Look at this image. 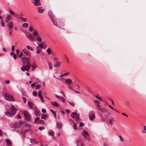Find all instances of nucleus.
Segmentation results:
<instances>
[{
	"label": "nucleus",
	"mask_w": 146,
	"mask_h": 146,
	"mask_svg": "<svg viewBox=\"0 0 146 146\" xmlns=\"http://www.w3.org/2000/svg\"><path fill=\"white\" fill-rule=\"evenodd\" d=\"M16 109L13 105H12L11 107V111L10 112H6L5 114L8 117H13L16 112Z\"/></svg>",
	"instance_id": "1"
},
{
	"label": "nucleus",
	"mask_w": 146,
	"mask_h": 146,
	"mask_svg": "<svg viewBox=\"0 0 146 146\" xmlns=\"http://www.w3.org/2000/svg\"><path fill=\"white\" fill-rule=\"evenodd\" d=\"M48 15L54 25L56 26H57V23L56 20V18L53 15L52 12L50 11H49L48 12Z\"/></svg>",
	"instance_id": "2"
},
{
	"label": "nucleus",
	"mask_w": 146,
	"mask_h": 146,
	"mask_svg": "<svg viewBox=\"0 0 146 146\" xmlns=\"http://www.w3.org/2000/svg\"><path fill=\"white\" fill-rule=\"evenodd\" d=\"M4 96L6 100L9 101L13 102L14 101V100L12 96L10 95L7 93H5L4 94Z\"/></svg>",
	"instance_id": "3"
},
{
	"label": "nucleus",
	"mask_w": 146,
	"mask_h": 146,
	"mask_svg": "<svg viewBox=\"0 0 146 146\" xmlns=\"http://www.w3.org/2000/svg\"><path fill=\"white\" fill-rule=\"evenodd\" d=\"M71 117L73 118H75L76 121L77 123L79 122V115L75 112H73L71 114Z\"/></svg>",
	"instance_id": "4"
},
{
	"label": "nucleus",
	"mask_w": 146,
	"mask_h": 146,
	"mask_svg": "<svg viewBox=\"0 0 146 146\" xmlns=\"http://www.w3.org/2000/svg\"><path fill=\"white\" fill-rule=\"evenodd\" d=\"M23 113L24 114L26 119L28 121H30L31 119V116L28 112L27 111H24Z\"/></svg>",
	"instance_id": "5"
},
{
	"label": "nucleus",
	"mask_w": 146,
	"mask_h": 146,
	"mask_svg": "<svg viewBox=\"0 0 146 146\" xmlns=\"http://www.w3.org/2000/svg\"><path fill=\"white\" fill-rule=\"evenodd\" d=\"M76 143L77 146H85L82 140L79 139L76 140Z\"/></svg>",
	"instance_id": "6"
},
{
	"label": "nucleus",
	"mask_w": 146,
	"mask_h": 146,
	"mask_svg": "<svg viewBox=\"0 0 146 146\" xmlns=\"http://www.w3.org/2000/svg\"><path fill=\"white\" fill-rule=\"evenodd\" d=\"M82 135L86 139L88 138L89 136V133L86 131L84 130L81 133Z\"/></svg>",
	"instance_id": "7"
},
{
	"label": "nucleus",
	"mask_w": 146,
	"mask_h": 146,
	"mask_svg": "<svg viewBox=\"0 0 146 146\" xmlns=\"http://www.w3.org/2000/svg\"><path fill=\"white\" fill-rule=\"evenodd\" d=\"M32 3L36 6H39L41 5L40 0H34L32 2Z\"/></svg>",
	"instance_id": "8"
},
{
	"label": "nucleus",
	"mask_w": 146,
	"mask_h": 146,
	"mask_svg": "<svg viewBox=\"0 0 146 146\" xmlns=\"http://www.w3.org/2000/svg\"><path fill=\"white\" fill-rule=\"evenodd\" d=\"M30 67L28 66L25 65L24 67H21V69L23 71H24L25 70L29 71L30 69Z\"/></svg>",
	"instance_id": "9"
},
{
	"label": "nucleus",
	"mask_w": 146,
	"mask_h": 146,
	"mask_svg": "<svg viewBox=\"0 0 146 146\" xmlns=\"http://www.w3.org/2000/svg\"><path fill=\"white\" fill-rule=\"evenodd\" d=\"M35 114L37 116H40V111L37 107L35 108Z\"/></svg>",
	"instance_id": "10"
},
{
	"label": "nucleus",
	"mask_w": 146,
	"mask_h": 146,
	"mask_svg": "<svg viewBox=\"0 0 146 146\" xmlns=\"http://www.w3.org/2000/svg\"><path fill=\"white\" fill-rule=\"evenodd\" d=\"M5 141L7 143V146H12V143L9 139H5Z\"/></svg>",
	"instance_id": "11"
},
{
	"label": "nucleus",
	"mask_w": 146,
	"mask_h": 146,
	"mask_svg": "<svg viewBox=\"0 0 146 146\" xmlns=\"http://www.w3.org/2000/svg\"><path fill=\"white\" fill-rule=\"evenodd\" d=\"M62 127V124L61 122H57L56 123V127L59 129H61Z\"/></svg>",
	"instance_id": "12"
},
{
	"label": "nucleus",
	"mask_w": 146,
	"mask_h": 146,
	"mask_svg": "<svg viewBox=\"0 0 146 146\" xmlns=\"http://www.w3.org/2000/svg\"><path fill=\"white\" fill-rule=\"evenodd\" d=\"M72 80L70 79H66L65 81V83L67 84H70L72 82Z\"/></svg>",
	"instance_id": "13"
},
{
	"label": "nucleus",
	"mask_w": 146,
	"mask_h": 146,
	"mask_svg": "<svg viewBox=\"0 0 146 146\" xmlns=\"http://www.w3.org/2000/svg\"><path fill=\"white\" fill-rule=\"evenodd\" d=\"M22 51L27 56H29L30 55L28 51L27 50L26 48H24L23 49Z\"/></svg>",
	"instance_id": "14"
},
{
	"label": "nucleus",
	"mask_w": 146,
	"mask_h": 146,
	"mask_svg": "<svg viewBox=\"0 0 146 146\" xmlns=\"http://www.w3.org/2000/svg\"><path fill=\"white\" fill-rule=\"evenodd\" d=\"M95 117V115L94 114H92L90 115L89 118L90 120H93Z\"/></svg>",
	"instance_id": "15"
},
{
	"label": "nucleus",
	"mask_w": 146,
	"mask_h": 146,
	"mask_svg": "<svg viewBox=\"0 0 146 146\" xmlns=\"http://www.w3.org/2000/svg\"><path fill=\"white\" fill-rule=\"evenodd\" d=\"M8 25L9 26V30H11L12 29L13 27V24L12 22L11 21L9 22V23Z\"/></svg>",
	"instance_id": "16"
},
{
	"label": "nucleus",
	"mask_w": 146,
	"mask_h": 146,
	"mask_svg": "<svg viewBox=\"0 0 146 146\" xmlns=\"http://www.w3.org/2000/svg\"><path fill=\"white\" fill-rule=\"evenodd\" d=\"M38 13H42L44 12V9H43L42 7H38Z\"/></svg>",
	"instance_id": "17"
},
{
	"label": "nucleus",
	"mask_w": 146,
	"mask_h": 146,
	"mask_svg": "<svg viewBox=\"0 0 146 146\" xmlns=\"http://www.w3.org/2000/svg\"><path fill=\"white\" fill-rule=\"evenodd\" d=\"M11 19V16L9 15H7L5 19V22H8Z\"/></svg>",
	"instance_id": "18"
},
{
	"label": "nucleus",
	"mask_w": 146,
	"mask_h": 146,
	"mask_svg": "<svg viewBox=\"0 0 146 146\" xmlns=\"http://www.w3.org/2000/svg\"><path fill=\"white\" fill-rule=\"evenodd\" d=\"M19 18L22 22H26L27 21V19L26 18L23 17H19Z\"/></svg>",
	"instance_id": "19"
},
{
	"label": "nucleus",
	"mask_w": 146,
	"mask_h": 146,
	"mask_svg": "<svg viewBox=\"0 0 146 146\" xmlns=\"http://www.w3.org/2000/svg\"><path fill=\"white\" fill-rule=\"evenodd\" d=\"M27 37L31 40H34V37L33 36L30 34H29V35H28V36Z\"/></svg>",
	"instance_id": "20"
},
{
	"label": "nucleus",
	"mask_w": 146,
	"mask_h": 146,
	"mask_svg": "<svg viewBox=\"0 0 146 146\" xmlns=\"http://www.w3.org/2000/svg\"><path fill=\"white\" fill-rule=\"evenodd\" d=\"M61 64V63L60 62L56 61V62L54 64V66L55 67L57 68L59 67Z\"/></svg>",
	"instance_id": "21"
},
{
	"label": "nucleus",
	"mask_w": 146,
	"mask_h": 146,
	"mask_svg": "<svg viewBox=\"0 0 146 146\" xmlns=\"http://www.w3.org/2000/svg\"><path fill=\"white\" fill-rule=\"evenodd\" d=\"M48 133L50 136L53 137L54 135V132L53 130H50Z\"/></svg>",
	"instance_id": "22"
},
{
	"label": "nucleus",
	"mask_w": 146,
	"mask_h": 146,
	"mask_svg": "<svg viewBox=\"0 0 146 146\" xmlns=\"http://www.w3.org/2000/svg\"><path fill=\"white\" fill-rule=\"evenodd\" d=\"M70 74V73L69 72H67L66 73L63 74L62 75H61L60 76V78H62V77H64V76H68Z\"/></svg>",
	"instance_id": "23"
},
{
	"label": "nucleus",
	"mask_w": 146,
	"mask_h": 146,
	"mask_svg": "<svg viewBox=\"0 0 146 146\" xmlns=\"http://www.w3.org/2000/svg\"><path fill=\"white\" fill-rule=\"evenodd\" d=\"M45 44V43H44L43 42H42V43H40L38 44L39 47L40 48H44V44Z\"/></svg>",
	"instance_id": "24"
},
{
	"label": "nucleus",
	"mask_w": 146,
	"mask_h": 146,
	"mask_svg": "<svg viewBox=\"0 0 146 146\" xmlns=\"http://www.w3.org/2000/svg\"><path fill=\"white\" fill-rule=\"evenodd\" d=\"M39 36V35H38V36L36 37V39L39 42H41L42 40V39L41 37Z\"/></svg>",
	"instance_id": "25"
},
{
	"label": "nucleus",
	"mask_w": 146,
	"mask_h": 146,
	"mask_svg": "<svg viewBox=\"0 0 146 146\" xmlns=\"http://www.w3.org/2000/svg\"><path fill=\"white\" fill-rule=\"evenodd\" d=\"M48 64L49 69L51 70L52 69V67L53 66L52 63L50 62H49L48 63Z\"/></svg>",
	"instance_id": "26"
},
{
	"label": "nucleus",
	"mask_w": 146,
	"mask_h": 146,
	"mask_svg": "<svg viewBox=\"0 0 146 146\" xmlns=\"http://www.w3.org/2000/svg\"><path fill=\"white\" fill-rule=\"evenodd\" d=\"M114 121V119L112 118H110L109 119V123L110 125H112L113 122Z\"/></svg>",
	"instance_id": "27"
},
{
	"label": "nucleus",
	"mask_w": 146,
	"mask_h": 146,
	"mask_svg": "<svg viewBox=\"0 0 146 146\" xmlns=\"http://www.w3.org/2000/svg\"><path fill=\"white\" fill-rule=\"evenodd\" d=\"M22 26L23 27L27 28L28 27V24L26 23H23L22 25Z\"/></svg>",
	"instance_id": "28"
},
{
	"label": "nucleus",
	"mask_w": 146,
	"mask_h": 146,
	"mask_svg": "<svg viewBox=\"0 0 146 146\" xmlns=\"http://www.w3.org/2000/svg\"><path fill=\"white\" fill-rule=\"evenodd\" d=\"M33 35L34 36H36L37 35H38L37 31L35 30L33 32Z\"/></svg>",
	"instance_id": "29"
},
{
	"label": "nucleus",
	"mask_w": 146,
	"mask_h": 146,
	"mask_svg": "<svg viewBox=\"0 0 146 146\" xmlns=\"http://www.w3.org/2000/svg\"><path fill=\"white\" fill-rule=\"evenodd\" d=\"M28 105L31 108H32L33 107V104L31 102H29L28 103Z\"/></svg>",
	"instance_id": "30"
},
{
	"label": "nucleus",
	"mask_w": 146,
	"mask_h": 146,
	"mask_svg": "<svg viewBox=\"0 0 146 146\" xmlns=\"http://www.w3.org/2000/svg\"><path fill=\"white\" fill-rule=\"evenodd\" d=\"M26 47L27 48V49L29 50H30L31 51H33V48H32L31 47L29 46H28V45Z\"/></svg>",
	"instance_id": "31"
},
{
	"label": "nucleus",
	"mask_w": 146,
	"mask_h": 146,
	"mask_svg": "<svg viewBox=\"0 0 146 146\" xmlns=\"http://www.w3.org/2000/svg\"><path fill=\"white\" fill-rule=\"evenodd\" d=\"M9 13L11 15H15V13L14 12L11 10H10L9 11Z\"/></svg>",
	"instance_id": "32"
},
{
	"label": "nucleus",
	"mask_w": 146,
	"mask_h": 146,
	"mask_svg": "<svg viewBox=\"0 0 146 146\" xmlns=\"http://www.w3.org/2000/svg\"><path fill=\"white\" fill-rule=\"evenodd\" d=\"M38 94L39 97L40 98H41L42 97L41 94H42V91L40 90L38 92Z\"/></svg>",
	"instance_id": "33"
},
{
	"label": "nucleus",
	"mask_w": 146,
	"mask_h": 146,
	"mask_svg": "<svg viewBox=\"0 0 146 146\" xmlns=\"http://www.w3.org/2000/svg\"><path fill=\"white\" fill-rule=\"evenodd\" d=\"M46 51L49 54H51V50L50 48H48L46 50Z\"/></svg>",
	"instance_id": "34"
},
{
	"label": "nucleus",
	"mask_w": 146,
	"mask_h": 146,
	"mask_svg": "<svg viewBox=\"0 0 146 146\" xmlns=\"http://www.w3.org/2000/svg\"><path fill=\"white\" fill-rule=\"evenodd\" d=\"M97 106V109L99 111H102V109L101 108L100 105L99 104H98Z\"/></svg>",
	"instance_id": "35"
},
{
	"label": "nucleus",
	"mask_w": 146,
	"mask_h": 146,
	"mask_svg": "<svg viewBox=\"0 0 146 146\" xmlns=\"http://www.w3.org/2000/svg\"><path fill=\"white\" fill-rule=\"evenodd\" d=\"M47 117V115L46 114H44L42 115V119H45Z\"/></svg>",
	"instance_id": "36"
},
{
	"label": "nucleus",
	"mask_w": 146,
	"mask_h": 146,
	"mask_svg": "<svg viewBox=\"0 0 146 146\" xmlns=\"http://www.w3.org/2000/svg\"><path fill=\"white\" fill-rule=\"evenodd\" d=\"M31 142L33 144H35V141L34 139L31 138H29Z\"/></svg>",
	"instance_id": "37"
},
{
	"label": "nucleus",
	"mask_w": 146,
	"mask_h": 146,
	"mask_svg": "<svg viewBox=\"0 0 146 146\" xmlns=\"http://www.w3.org/2000/svg\"><path fill=\"white\" fill-rule=\"evenodd\" d=\"M21 59L22 60V61L23 62H24V61L25 60L26 61H27V59H28L26 57H22L21 58Z\"/></svg>",
	"instance_id": "38"
},
{
	"label": "nucleus",
	"mask_w": 146,
	"mask_h": 146,
	"mask_svg": "<svg viewBox=\"0 0 146 146\" xmlns=\"http://www.w3.org/2000/svg\"><path fill=\"white\" fill-rule=\"evenodd\" d=\"M73 128L75 129H77V127H76V123L75 122L73 121Z\"/></svg>",
	"instance_id": "39"
},
{
	"label": "nucleus",
	"mask_w": 146,
	"mask_h": 146,
	"mask_svg": "<svg viewBox=\"0 0 146 146\" xmlns=\"http://www.w3.org/2000/svg\"><path fill=\"white\" fill-rule=\"evenodd\" d=\"M36 50H37L36 53L37 54H38V53H40L41 51V50L39 49V48L38 47H36Z\"/></svg>",
	"instance_id": "40"
},
{
	"label": "nucleus",
	"mask_w": 146,
	"mask_h": 146,
	"mask_svg": "<svg viewBox=\"0 0 146 146\" xmlns=\"http://www.w3.org/2000/svg\"><path fill=\"white\" fill-rule=\"evenodd\" d=\"M52 104L53 106H55L57 107L58 106V104L56 102H52Z\"/></svg>",
	"instance_id": "41"
},
{
	"label": "nucleus",
	"mask_w": 146,
	"mask_h": 146,
	"mask_svg": "<svg viewBox=\"0 0 146 146\" xmlns=\"http://www.w3.org/2000/svg\"><path fill=\"white\" fill-rule=\"evenodd\" d=\"M45 129V127L44 126L40 127L38 128V129L40 130H42Z\"/></svg>",
	"instance_id": "42"
},
{
	"label": "nucleus",
	"mask_w": 146,
	"mask_h": 146,
	"mask_svg": "<svg viewBox=\"0 0 146 146\" xmlns=\"http://www.w3.org/2000/svg\"><path fill=\"white\" fill-rule=\"evenodd\" d=\"M33 93L34 96H36L37 95V92L35 91H33Z\"/></svg>",
	"instance_id": "43"
},
{
	"label": "nucleus",
	"mask_w": 146,
	"mask_h": 146,
	"mask_svg": "<svg viewBox=\"0 0 146 146\" xmlns=\"http://www.w3.org/2000/svg\"><path fill=\"white\" fill-rule=\"evenodd\" d=\"M24 125L26 127H31V125L29 124L25 123L24 124Z\"/></svg>",
	"instance_id": "44"
},
{
	"label": "nucleus",
	"mask_w": 146,
	"mask_h": 146,
	"mask_svg": "<svg viewBox=\"0 0 146 146\" xmlns=\"http://www.w3.org/2000/svg\"><path fill=\"white\" fill-rule=\"evenodd\" d=\"M29 30L31 32H32L33 31V29L32 28L31 26H30L29 28Z\"/></svg>",
	"instance_id": "45"
},
{
	"label": "nucleus",
	"mask_w": 146,
	"mask_h": 146,
	"mask_svg": "<svg viewBox=\"0 0 146 146\" xmlns=\"http://www.w3.org/2000/svg\"><path fill=\"white\" fill-rule=\"evenodd\" d=\"M40 84H38L36 86V89H39V88H40Z\"/></svg>",
	"instance_id": "46"
},
{
	"label": "nucleus",
	"mask_w": 146,
	"mask_h": 146,
	"mask_svg": "<svg viewBox=\"0 0 146 146\" xmlns=\"http://www.w3.org/2000/svg\"><path fill=\"white\" fill-rule=\"evenodd\" d=\"M39 119V117L35 118V122L36 123Z\"/></svg>",
	"instance_id": "47"
},
{
	"label": "nucleus",
	"mask_w": 146,
	"mask_h": 146,
	"mask_svg": "<svg viewBox=\"0 0 146 146\" xmlns=\"http://www.w3.org/2000/svg\"><path fill=\"white\" fill-rule=\"evenodd\" d=\"M96 97L97 99H99L100 101H103V100L101 99V98L100 97H99L98 96H96Z\"/></svg>",
	"instance_id": "48"
},
{
	"label": "nucleus",
	"mask_w": 146,
	"mask_h": 146,
	"mask_svg": "<svg viewBox=\"0 0 146 146\" xmlns=\"http://www.w3.org/2000/svg\"><path fill=\"white\" fill-rule=\"evenodd\" d=\"M29 60V59H27V66H29L30 67V66H31V64L28 61V60Z\"/></svg>",
	"instance_id": "49"
},
{
	"label": "nucleus",
	"mask_w": 146,
	"mask_h": 146,
	"mask_svg": "<svg viewBox=\"0 0 146 146\" xmlns=\"http://www.w3.org/2000/svg\"><path fill=\"white\" fill-rule=\"evenodd\" d=\"M37 66H38L36 64H33V67L34 68H36Z\"/></svg>",
	"instance_id": "50"
},
{
	"label": "nucleus",
	"mask_w": 146,
	"mask_h": 146,
	"mask_svg": "<svg viewBox=\"0 0 146 146\" xmlns=\"http://www.w3.org/2000/svg\"><path fill=\"white\" fill-rule=\"evenodd\" d=\"M23 53L22 52H21L19 55V58H21L22 57V56H23Z\"/></svg>",
	"instance_id": "51"
},
{
	"label": "nucleus",
	"mask_w": 146,
	"mask_h": 146,
	"mask_svg": "<svg viewBox=\"0 0 146 146\" xmlns=\"http://www.w3.org/2000/svg\"><path fill=\"white\" fill-rule=\"evenodd\" d=\"M1 24L2 26L3 27H4V23L3 21V20H1Z\"/></svg>",
	"instance_id": "52"
},
{
	"label": "nucleus",
	"mask_w": 146,
	"mask_h": 146,
	"mask_svg": "<svg viewBox=\"0 0 146 146\" xmlns=\"http://www.w3.org/2000/svg\"><path fill=\"white\" fill-rule=\"evenodd\" d=\"M22 99L23 101H24V103H25L26 101V99L25 97H22Z\"/></svg>",
	"instance_id": "53"
},
{
	"label": "nucleus",
	"mask_w": 146,
	"mask_h": 146,
	"mask_svg": "<svg viewBox=\"0 0 146 146\" xmlns=\"http://www.w3.org/2000/svg\"><path fill=\"white\" fill-rule=\"evenodd\" d=\"M25 34L26 35V36L27 37L28 36V35H29V34H30L28 32H25Z\"/></svg>",
	"instance_id": "54"
},
{
	"label": "nucleus",
	"mask_w": 146,
	"mask_h": 146,
	"mask_svg": "<svg viewBox=\"0 0 146 146\" xmlns=\"http://www.w3.org/2000/svg\"><path fill=\"white\" fill-rule=\"evenodd\" d=\"M40 100L41 102L42 103H44L45 102L44 100V99H43L42 97L41 98H40Z\"/></svg>",
	"instance_id": "55"
},
{
	"label": "nucleus",
	"mask_w": 146,
	"mask_h": 146,
	"mask_svg": "<svg viewBox=\"0 0 146 146\" xmlns=\"http://www.w3.org/2000/svg\"><path fill=\"white\" fill-rule=\"evenodd\" d=\"M68 103L70 104L72 106H74V103H71L70 102H68Z\"/></svg>",
	"instance_id": "56"
},
{
	"label": "nucleus",
	"mask_w": 146,
	"mask_h": 146,
	"mask_svg": "<svg viewBox=\"0 0 146 146\" xmlns=\"http://www.w3.org/2000/svg\"><path fill=\"white\" fill-rule=\"evenodd\" d=\"M42 111L44 113H45L46 112V111L44 109H42Z\"/></svg>",
	"instance_id": "57"
},
{
	"label": "nucleus",
	"mask_w": 146,
	"mask_h": 146,
	"mask_svg": "<svg viewBox=\"0 0 146 146\" xmlns=\"http://www.w3.org/2000/svg\"><path fill=\"white\" fill-rule=\"evenodd\" d=\"M84 125V123L82 122H80V127L83 126Z\"/></svg>",
	"instance_id": "58"
},
{
	"label": "nucleus",
	"mask_w": 146,
	"mask_h": 146,
	"mask_svg": "<svg viewBox=\"0 0 146 146\" xmlns=\"http://www.w3.org/2000/svg\"><path fill=\"white\" fill-rule=\"evenodd\" d=\"M119 138H120V140H121V141H122L123 142V141H124V140H123V139L122 138V137H121V136H119Z\"/></svg>",
	"instance_id": "59"
},
{
	"label": "nucleus",
	"mask_w": 146,
	"mask_h": 146,
	"mask_svg": "<svg viewBox=\"0 0 146 146\" xmlns=\"http://www.w3.org/2000/svg\"><path fill=\"white\" fill-rule=\"evenodd\" d=\"M19 50H16V53L17 56L18 55L19 53Z\"/></svg>",
	"instance_id": "60"
},
{
	"label": "nucleus",
	"mask_w": 146,
	"mask_h": 146,
	"mask_svg": "<svg viewBox=\"0 0 146 146\" xmlns=\"http://www.w3.org/2000/svg\"><path fill=\"white\" fill-rule=\"evenodd\" d=\"M61 98V100H62L63 102H64L65 101V99H64V98L62 97Z\"/></svg>",
	"instance_id": "61"
},
{
	"label": "nucleus",
	"mask_w": 146,
	"mask_h": 146,
	"mask_svg": "<svg viewBox=\"0 0 146 146\" xmlns=\"http://www.w3.org/2000/svg\"><path fill=\"white\" fill-rule=\"evenodd\" d=\"M11 50H12L13 52L15 50V48L14 47V46L13 45L12 46V48H11Z\"/></svg>",
	"instance_id": "62"
},
{
	"label": "nucleus",
	"mask_w": 146,
	"mask_h": 146,
	"mask_svg": "<svg viewBox=\"0 0 146 146\" xmlns=\"http://www.w3.org/2000/svg\"><path fill=\"white\" fill-rule=\"evenodd\" d=\"M17 117L18 119H20L21 117V116L19 114H18L17 115Z\"/></svg>",
	"instance_id": "63"
},
{
	"label": "nucleus",
	"mask_w": 146,
	"mask_h": 146,
	"mask_svg": "<svg viewBox=\"0 0 146 146\" xmlns=\"http://www.w3.org/2000/svg\"><path fill=\"white\" fill-rule=\"evenodd\" d=\"M13 58L15 60L16 59V55L15 54L13 56Z\"/></svg>",
	"instance_id": "64"
}]
</instances>
